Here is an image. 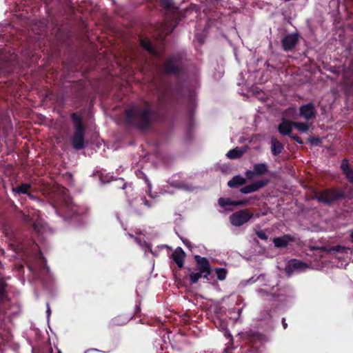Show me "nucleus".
<instances>
[{
	"instance_id": "1",
	"label": "nucleus",
	"mask_w": 353,
	"mask_h": 353,
	"mask_svg": "<svg viewBox=\"0 0 353 353\" xmlns=\"http://www.w3.org/2000/svg\"><path fill=\"white\" fill-rule=\"evenodd\" d=\"M126 117L128 122L137 124L144 128L150 122L152 113L149 106L146 105L143 108L133 107L126 111Z\"/></svg>"
},
{
	"instance_id": "2",
	"label": "nucleus",
	"mask_w": 353,
	"mask_h": 353,
	"mask_svg": "<svg viewBox=\"0 0 353 353\" xmlns=\"http://www.w3.org/2000/svg\"><path fill=\"white\" fill-rule=\"evenodd\" d=\"M72 119L74 124L75 132L72 139V145L75 149L80 150L84 146V129L80 117L74 113Z\"/></svg>"
},
{
	"instance_id": "3",
	"label": "nucleus",
	"mask_w": 353,
	"mask_h": 353,
	"mask_svg": "<svg viewBox=\"0 0 353 353\" xmlns=\"http://www.w3.org/2000/svg\"><path fill=\"white\" fill-rule=\"evenodd\" d=\"M254 214L248 210L236 212L230 216V221L234 226H241L248 222Z\"/></svg>"
},
{
	"instance_id": "4",
	"label": "nucleus",
	"mask_w": 353,
	"mask_h": 353,
	"mask_svg": "<svg viewBox=\"0 0 353 353\" xmlns=\"http://www.w3.org/2000/svg\"><path fill=\"white\" fill-rule=\"evenodd\" d=\"M299 114L306 121L314 119L316 116V111L314 105L310 103L301 105L299 108Z\"/></svg>"
},
{
	"instance_id": "5",
	"label": "nucleus",
	"mask_w": 353,
	"mask_h": 353,
	"mask_svg": "<svg viewBox=\"0 0 353 353\" xmlns=\"http://www.w3.org/2000/svg\"><path fill=\"white\" fill-rule=\"evenodd\" d=\"M195 259L197 263V268L203 274V277L209 280L208 276L210 274V263L208 259L205 257L200 256H195Z\"/></svg>"
},
{
	"instance_id": "6",
	"label": "nucleus",
	"mask_w": 353,
	"mask_h": 353,
	"mask_svg": "<svg viewBox=\"0 0 353 353\" xmlns=\"http://www.w3.org/2000/svg\"><path fill=\"white\" fill-rule=\"evenodd\" d=\"M339 198V194L333 190H325L319 193L316 196V199L321 202L326 204L331 203L333 201Z\"/></svg>"
},
{
	"instance_id": "7",
	"label": "nucleus",
	"mask_w": 353,
	"mask_h": 353,
	"mask_svg": "<svg viewBox=\"0 0 353 353\" xmlns=\"http://www.w3.org/2000/svg\"><path fill=\"white\" fill-rule=\"evenodd\" d=\"M299 34L296 33L290 34L283 38L281 41L282 46L285 51L292 50L297 43Z\"/></svg>"
},
{
	"instance_id": "8",
	"label": "nucleus",
	"mask_w": 353,
	"mask_h": 353,
	"mask_svg": "<svg viewBox=\"0 0 353 353\" xmlns=\"http://www.w3.org/2000/svg\"><path fill=\"white\" fill-rule=\"evenodd\" d=\"M268 183V180L263 179L255 181L254 183L245 185L241 189V192L243 194H248L258 190L264 187Z\"/></svg>"
},
{
	"instance_id": "9",
	"label": "nucleus",
	"mask_w": 353,
	"mask_h": 353,
	"mask_svg": "<svg viewBox=\"0 0 353 353\" xmlns=\"http://www.w3.org/2000/svg\"><path fill=\"white\" fill-rule=\"evenodd\" d=\"M308 268L307 265L298 260H292L289 262L288 265L286 268L287 271H302L306 270Z\"/></svg>"
},
{
	"instance_id": "10",
	"label": "nucleus",
	"mask_w": 353,
	"mask_h": 353,
	"mask_svg": "<svg viewBox=\"0 0 353 353\" xmlns=\"http://www.w3.org/2000/svg\"><path fill=\"white\" fill-rule=\"evenodd\" d=\"M185 256V254L181 248H177L172 253V259L179 268L183 267Z\"/></svg>"
},
{
	"instance_id": "11",
	"label": "nucleus",
	"mask_w": 353,
	"mask_h": 353,
	"mask_svg": "<svg viewBox=\"0 0 353 353\" xmlns=\"http://www.w3.org/2000/svg\"><path fill=\"white\" fill-rule=\"evenodd\" d=\"M294 122L286 120L283 121L279 125V131L282 135H290L294 127Z\"/></svg>"
},
{
	"instance_id": "12",
	"label": "nucleus",
	"mask_w": 353,
	"mask_h": 353,
	"mask_svg": "<svg viewBox=\"0 0 353 353\" xmlns=\"http://www.w3.org/2000/svg\"><path fill=\"white\" fill-rule=\"evenodd\" d=\"M283 150V145L276 138L272 137L271 139V151L272 153L276 156L281 153Z\"/></svg>"
},
{
	"instance_id": "13",
	"label": "nucleus",
	"mask_w": 353,
	"mask_h": 353,
	"mask_svg": "<svg viewBox=\"0 0 353 353\" xmlns=\"http://www.w3.org/2000/svg\"><path fill=\"white\" fill-rule=\"evenodd\" d=\"M341 169L349 181L353 183V171L349 168L348 163L346 160L343 161Z\"/></svg>"
},
{
	"instance_id": "14",
	"label": "nucleus",
	"mask_w": 353,
	"mask_h": 353,
	"mask_svg": "<svg viewBox=\"0 0 353 353\" xmlns=\"http://www.w3.org/2000/svg\"><path fill=\"white\" fill-rule=\"evenodd\" d=\"M245 152V149L236 148L228 151V153L226 154V156L231 159H237L241 157Z\"/></svg>"
},
{
	"instance_id": "15",
	"label": "nucleus",
	"mask_w": 353,
	"mask_h": 353,
	"mask_svg": "<svg viewBox=\"0 0 353 353\" xmlns=\"http://www.w3.org/2000/svg\"><path fill=\"white\" fill-rule=\"evenodd\" d=\"M245 182L246 181L243 177L241 176H235L228 181V185L230 188H236L245 184Z\"/></svg>"
},
{
	"instance_id": "16",
	"label": "nucleus",
	"mask_w": 353,
	"mask_h": 353,
	"mask_svg": "<svg viewBox=\"0 0 353 353\" xmlns=\"http://www.w3.org/2000/svg\"><path fill=\"white\" fill-rule=\"evenodd\" d=\"M165 70L168 72H174L178 68L176 59L174 57L170 58L165 64Z\"/></svg>"
},
{
	"instance_id": "17",
	"label": "nucleus",
	"mask_w": 353,
	"mask_h": 353,
	"mask_svg": "<svg viewBox=\"0 0 353 353\" xmlns=\"http://www.w3.org/2000/svg\"><path fill=\"white\" fill-rule=\"evenodd\" d=\"M290 241V238L287 236H284L274 239V243L276 247L281 248L288 245Z\"/></svg>"
},
{
	"instance_id": "18",
	"label": "nucleus",
	"mask_w": 353,
	"mask_h": 353,
	"mask_svg": "<svg viewBox=\"0 0 353 353\" xmlns=\"http://www.w3.org/2000/svg\"><path fill=\"white\" fill-rule=\"evenodd\" d=\"M267 165L265 163H258L254 166L253 172L256 175H262L267 172Z\"/></svg>"
},
{
	"instance_id": "19",
	"label": "nucleus",
	"mask_w": 353,
	"mask_h": 353,
	"mask_svg": "<svg viewBox=\"0 0 353 353\" xmlns=\"http://www.w3.org/2000/svg\"><path fill=\"white\" fill-rule=\"evenodd\" d=\"M141 46L152 54H157V50L152 46L150 41L143 39L141 41Z\"/></svg>"
},
{
	"instance_id": "20",
	"label": "nucleus",
	"mask_w": 353,
	"mask_h": 353,
	"mask_svg": "<svg viewBox=\"0 0 353 353\" xmlns=\"http://www.w3.org/2000/svg\"><path fill=\"white\" fill-rule=\"evenodd\" d=\"M294 127L296 128L300 132H306L309 129V125L306 123L294 122Z\"/></svg>"
},
{
	"instance_id": "21",
	"label": "nucleus",
	"mask_w": 353,
	"mask_h": 353,
	"mask_svg": "<svg viewBox=\"0 0 353 353\" xmlns=\"http://www.w3.org/2000/svg\"><path fill=\"white\" fill-rule=\"evenodd\" d=\"M218 279L223 281L225 279L227 271L224 268H216L214 270Z\"/></svg>"
},
{
	"instance_id": "22",
	"label": "nucleus",
	"mask_w": 353,
	"mask_h": 353,
	"mask_svg": "<svg viewBox=\"0 0 353 353\" xmlns=\"http://www.w3.org/2000/svg\"><path fill=\"white\" fill-rule=\"evenodd\" d=\"M219 204L222 207H225L228 205H235V201L230 199L220 198L219 199Z\"/></svg>"
},
{
	"instance_id": "23",
	"label": "nucleus",
	"mask_w": 353,
	"mask_h": 353,
	"mask_svg": "<svg viewBox=\"0 0 353 353\" xmlns=\"http://www.w3.org/2000/svg\"><path fill=\"white\" fill-rule=\"evenodd\" d=\"M30 187V185L29 184L25 183V184H22L21 185H20L19 187H17L15 189H14V190L19 193L26 194V193H27Z\"/></svg>"
},
{
	"instance_id": "24",
	"label": "nucleus",
	"mask_w": 353,
	"mask_h": 353,
	"mask_svg": "<svg viewBox=\"0 0 353 353\" xmlns=\"http://www.w3.org/2000/svg\"><path fill=\"white\" fill-rule=\"evenodd\" d=\"M203 273L199 272H193L190 274V279L192 281V283H196L199 279L202 276Z\"/></svg>"
},
{
	"instance_id": "25",
	"label": "nucleus",
	"mask_w": 353,
	"mask_h": 353,
	"mask_svg": "<svg viewBox=\"0 0 353 353\" xmlns=\"http://www.w3.org/2000/svg\"><path fill=\"white\" fill-rule=\"evenodd\" d=\"M160 5L165 8H172V0H160Z\"/></svg>"
},
{
	"instance_id": "26",
	"label": "nucleus",
	"mask_w": 353,
	"mask_h": 353,
	"mask_svg": "<svg viewBox=\"0 0 353 353\" xmlns=\"http://www.w3.org/2000/svg\"><path fill=\"white\" fill-rule=\"evenodd\" d=\"M333 250L338 252H345V251L348 250L347 248H346L345 247L339 246V245L335 247Z\"/></svg>"
},
{
	"instance_id": "27",
	"label": "nucleus",
	"mask_w": 353,
	"mask_h": 353,
	"mask_svg": "<svg viewBox=\"0 0 353 353\" xmlns=\"http://www.w3.org/2000/svg\"><path fill=\"white\" fill-rule=\"evenodd\" d=\"M243 353H259L258 350L254 347H249Z\"/></svg>"
},
{
	"instance_id": "28",
	"label": "nucleus",
	"mask_w": 353,
	"mask_h": 353,
	"mask_svg": "<svg viewBox=\"0 0 353 353\" xmlns=\"http://www.w3.org/2000/svg\"><path fill=\"white\" fill-rule=\"evenodd\" d=\"M257 236L261 239H267V236L263 231L258 232Z\"/></svg>"
},
{
	"instance_id": "29",
	"label": "nucleus",
	"mask_w": 353,
	"mask_h": 353,
	"mask_svg": "<svg viewBox=\"0 0 353 353\" xmlns=\"http://www.w3.org/2000/svg\"><path fill=\"white\" fill-rule=\"evenodd\" d=\"M248 203L246 200H241L235 201V205H245Z\"/></svg>"
},
{
	"instance_id": "30",
	"label": "nucleus",
	"mask_w": 353,
	"mask_h": 353,
	"mask_svg": "<svg viewBox=\"0 0 353 353\" xmlns=\"http://www.w3.org/2000/svg\"><path fill=\"white\" fill-rule=\"evenodd\" d=\"M161 31L163 33H169L171 30H169L166 26H163L161 27Z\"/></svg>"
},
{
	"instance_id": "31",
	"label": "nucleus",
	"mask_w": 353,
	"mask_h": 353,
	"mask_svg": "<svg viewBox=\"0 0 353 353\" xmlns=\"http://www.w3.org/2000/svg\"><path fill=\"white\" fill-rule=\"evenodd\" d=\"M145 181H146V182H147V183H148V194H149L151 196H152L151 195V188H152V187H151V184L148 182V179H145Z\"/></svg>"
},
{
	"instance_id": "32",
	"label": "nucleus",
	"mask_w": 353,
	"mask_h": 353,
	"mask_svg": "<svg viewBox=\"0 0 353 353\" xmlns=\"http://www.w3.org/2000/svg\"><path fill=\"white\" fill-rule=\"evenodd\" d=\"M141 201L143 202V203L146 205L147 207H150L151 204L148 203V201L145 199H141Z\"/></svg>"
},
{
	"instance_id": "33",
	"label": "nucleus",
	"mask_w": 353,
	"mask_h": 353,
	"mask_svg": "<svg viewBox=\"0 0 353 353\" xmlns=\"http://www.w3.org/2000/svg\"><path fill=\"white\" fill-rule=\"evenodd\" d=\"M292 138H293V139H294L296 142H298V143H303V142H302V141H301V139L298 136H296H296H293V137H292Z\"/></svg>"
},
{
	"instance_id": "34",
	"label": "nucleus",
	"mask_w": 353,
	"mask_h": 353,
	"mask_svg": "<svg viewBox=\"0 0 353 353\" xmlns=\"http://www.w3.org/2000/svg\"><path fill=\"white\" fill-rule=\"evenodd\" d=\"M264 278H265V276L263 275H261V276H258L256 281H263Z\"/></svg>"
},
{
	"instance_id": "35",
	"label": "nucleus",
	"mask_w": 353,
	"mask_h": 353,
	"mask_svg": "<svg viewBox=\"0 0 353 353\" xmlns=\"http://www.w3.org/2000/svg\"><path fill=\"white\" fill-rule=\"evenodd\" d=\"M50 313H51V310H50V308L49 304L48 303V304H47V314H48V316H50Z\"/></svg>"
},
{
	"instance_id": "36",
	"label": "nucleus",
	"mask_w": 353,
	"mask_h": 353,
	"mask_svg": "<svg viewBox=\"0 0 353 353\" xmlns=\"http://www.w3.org/2000/svg\"><path fill=\"white\" fill-rule=\"evenodd\" d=\"M33 226L34 230L39 231V229L38 228V225L37 224L34 223Z\"/></svg>"
},
{
	"instance_id": "37",
	"label": "nucleus",
	"mask_w": 353,
	"mask_h": 353,
	"mask_svg": "<svg viewBox=\"0 0 353 353\" xmlns=\"http://www.w3.org/2000/svg\"><path fill=\"white\" fill-rule=\"evenodd\" d=\"M283 327L285 329L287 327V324L284 322V319H283Z\"/></svg>"
},
{
	"instance_id": "38",
	"label": "nucleus",
	"mask_w": 353,
	"mask_h": 353,
	"mask_svg": "<svg viewBox=\"0 0 353 353\" xmlns=\"http://www.w3.org/2000/svg\"><path fill=\"white\" fill-rule=\"evenodd\" d=\"M264 292H265V290H263V289H261V290H259V293H260V294H262V293H263Z\"/></svg>"
},
{
	"instance_id": "39",
	"label": "nucleus",
	"mask_w": 353,
	"mask_h": 353,
	"mask_svg": "<svg viewBox=\"0 0 353 353\" xmlns=\"http://www.w3.org/2000/svg\"><path fill=\"white\" fill-rule=\"evenodd\" d=\"M139 174H141V175H144V174L140 171H139L138 173H137V175L139 176Z\"/></svg>"
},
{
	"instance_id": "40",
	"label": "nucleus",
	"mask_w": 353,
	"mask_h": 353,
	"mask_svg": "<svg viewBox=\"0 0 353 353\" xmlns=\"http://www.w3.org/2000/svg\"><path fill=\"white\" fill-rule=\"evenodd\" d=\"M26 221H29V216H27L25 219Z\"/></svg>"
},
{
	"instance_id": "41",
	"label": "nucleus",
	"mask_w": 353,
	"mask_h": 353,
	"mask_svg": "<svg viewBox=\"0 0 353 353\" xmlns=\"http://www.w3.org/2000/svg\"><path fill=\"white\" fill-rule=\"evenodd\" d=\"M351 238L352 241H353V230L351 232Z\"/></svg>"
},
{
	"instance_id": "42",
	"label": "nucleus",
	"mask_w": 353,
	"mask_h": 353,
	"mask_svg": "<svg viewBox=\"0 0 353 353\" xmlns=\"http://www.w3.org/2000/svg\"><path fill=\"white\" fill-rule=\"evenodd\" d=\"M146 247H147V248H148V250H151V248H150V247L149 245H147Z\"/></svg>"
},
{
	"instance_id": "43",
	"label": "nucleus",
	"mask_w": 353,
	"mask_h": 353,
	"mask_svg": "<svg viewBox=\"0 0 353 353\" xmlns=\"http://www.w3.org/2000/svg\"><path fill=\"white\" fill-rule=\"evenodd\" d=\"M250 172H248V173H247V176H249V175H250Z\"/></svg>"
},
{
	"instance_id": "44",
	"label": "nucleus",
	"mask_w": 353,
	"mask_h": 353,
	"mask_svg": "<svg viewBox=\"0 0 353 353\" xmlns=\"http://www.w3.org/2000/svg\"><path fill=\"white\" fill-rule=\"evenodd\" d=\"M58 353H62L60 350L58 351Z\"/></svg>"
}]
</instances>
